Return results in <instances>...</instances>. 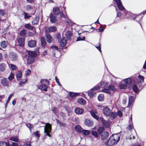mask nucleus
<instances>
[{
    "instance_id": "1",
    "label": "nucleus",
    "mask_w": 146,
    "mask_h": 146,
    "mask_svg": "<svg viewBox=\"0 0 146 146\" xmlns=\"http://www.w3.org/2000/svg\"><path fill=\"white\" fill-rule=\"evenodd\" d=\"M120 137L119 134H113L109 138L107 142L108 146H112L119 141Z\"/></svg>"
},
{
    "instance_id": "2",
    "label": "nucleus",
    "mask_w": 146,
    "mask_h": 146,
    "mask_svg": "<svg viewBox=\"0 0 146 146\" xmlns=\"http://www.w3.org/2000/svg\"><path fill=\"white\" fill-rule=\"evenodd\" d=\"M41 85L39 86L38 88L41 90L46 91L47 90V86L49 84V82L46 79H43L40 81Z\"/></svg>"
},
{
    "instance_id": "3",
    "label": "nucleus",
    "mask_w": 146,
    "mask_h": 146,
    "mask_svg": "<svg viewBox=\"0 0 146 146\" xmlns=\"http://www.w3.org/2000/svg\"><path fill=\"white\" fill-rule=\"evenodd\" d=\"M9 59L13 61H16L18 57V55L13 52H11L9 53Z\"/></svg>"
},
{
    "instance_id": "4",
    "label": "nucleus",
    "mask_w": 146,
    "mask_h": 146,
    "mask_svg": "<svg viewBox=\"0 0 146 146\" xmlns=\"http://www.w3.org/2000/svg\"><path fill=\"white\" fill-rule=\"evenodd\" d=\"M104 115L107 116L109 117L111 113V110L108 107H105L103 109Z\"/></svg>"
},
{
    "instance_id": "5",
    "label": "nucleus",
    "mask_w": 146,
    "mask_h": 146,
    "mask_svg": "<svg viewBox=\"0 0 146 146\" xmlns=\"http://www.w3.org/2000/svg\"><path fill=\"white\" fill-rule=\"evenodd\" d=\"M50 21L52 23H56L57 21V19L56 17L52 13L50 14L49 16Z\"/></svg>"
},
{
    "instance_id": "6",
    "label": "nucleus",
    "mask_w": 146,
    "mask_h": 146,
    "mask_svg": "<svg viewBox=\"0 0 146 146\" xmlns=\"http://www.w3.org/2000/svg\"><path fill=\"white\" fill-rule=\"evenodd\" d=\"M90 113L94 119L97 120L99 119V117L97 115L98 114L96 111L94 110H92L90 111Z\"/></svg>"
},
{
    "instance_id": "7",
    "label": "nucleus",
    "mask_w": 146,
    "mask_h": 146,
    "mask_svg": "<svg viewBox=\"0 0 146 146\" xmlns=\"http://www.w3.org/2000/svg\"><path fill=\"white\" fill-rule=\"evenodd\" d=\"M85 124L88 127H91L93 125V122L90 119H86L84 120Z\"/></svg>"
},
{
    "instance_id": "8",
    "label": "nucleus",
    "mask_w": 146,
    "mask_h": 146,
    "mask_svg": "<svg viewBox=\"0 0 146 146\" xmlns=\"http://www.w3.org/2000/svg\"><path fill=\"white\" fill-rule=\"evenodd\" d=\"M17 42L18 43V45L23 47L25 44V39L22 38L20 37L17 39Z\"/></svg>"
},
{
    "instance_id": "9",
    "label": "nucleus",
    "mask_w": 146,
    "mask_h": 146,
    "mask_svg": "<svg viewBox=\"0 0 146 146\" xmlns=\"http://www.w3.org/2000/svg\"><path fill=\"white\" fill-rule=\"evenodd\" d=\"M101 135L102 139L105 140L108 137L109 133L107 131H105L101 133Z\"/></svg>"
},
{
    "instance_id": "10",
    "label": "nucleus",
    "mask_w": 146,
    "mask_h": 146,
    "mask_svg": "<svg viewBox=\"0 0 146 146\" xmlns=\"http://www.w3.org/2000/svg\"><path fill=\"white\" fill-rule=\"evenodd\" d=\"M117 4L119 9L123 10L124 9V7L123 6L120 0H113Z\"/></svg>"
},
{
    "instance_id": "11",
    "label": "nucleus",
    "mask_w": 146,
    "mask_h": 146,
    "mask_svg": "<svg viewBox=\"0 0 146 146\" xmlns=\"http://www.w3.org/2000/svg\"><path fill=\"white\" fill-rule=\"evenodd\" d=\"M28 44L30 47H34L36 45V41L35 40H31L28 41Z\"/></svg>"
},
{
    "instance_id": "12",
    "label": "nucleus",
    "mask_w": 146,
    "mask_h": 146,
    "mask_svg": "<svg viewBox=\"0 0 146 146\" xmlns=\"http://www.w3.org/2000/svg\"><path fill=\"white\" fill-rule=\"evenodd\" d=\"M74 111L76 114L80 115L83 113L84 111V110L82 108H77L75 109Z\"/></svg>"
},
{
    "instance_id": "13",
    "label": "nucleus",
    "mask_w": 146,
    "mask_h": 146,
    "mask_svg": "<svg viewBox=\"0 0 146 146\" xmlns=\"http://www.w3.org/2000/svg\"><path fill=\"white\" fill-rule=\"evenodd\" d=\"M1 83L3 86H8L9 85L8 80L6 78H3L1 80Z\"/></svg>"
},
{
    "instance_id": "14",
    "label": "nucleus",
    "mask_w": 146,
    "mask_h": 146,
    "mask_svg": "<svg viewBox=\"0 0 146 146\" xmlns=\"http://www.w3.org/2000/svg\"><path fill=\"white\" fill-rule=\"evenodd\" d=\"M29 56L34 58L37 55L36 52L35 51H29L28 52Z\"/></svg>"
},
{
    "instance_id": "15",
    "label": "nucleus",
    "mask_w": 146,
    "mask_h": 146,
    "mask_svg": "<svg viewBox=\"0 0 146 146\" xmlns=\"http://www.w3.org/2000/svg\"><path fill=\"white\" fill-rule=\"evenodd\" d=\"M50 48L53 50L52 51L53 56H55V53L56 52H57L59 51V49L58 48L57 46L55 45H52L50 47Z\"/></svg>"
},
{
    "instance_id": "16",
    "label": "nucleus",
    "mask_w": 146,
    "mask_h": 146,
    "mask_svg": "<svg viewBox=\"0 0 146 146\" xmlns=\"http://www.w3.org/2000/svg\"><path fill=\"white\" fill-rule=\"evenodd\" d=\"M138 78L139 80H138L137 83L139 86H141L142 84L141 82L144 81V78L143 76L139 75Z\"/></svg>"
},
{
    "instance_id": "17",
    "label": "nucleus",
    "mask_w": 146,
    "mask_h": 146,
    "mask_svg": "<svg viewBox=\"0 0 146 146\" xmlns=\"http://www.w3.org/2000/svg\"><path fill=\"white\" fill-rule=\"evenodd\" d=\"M26 57L27 58V63L28 64H32L34 61V58L33 57H31L28 56L27 58V56Z\"/></svg>"
},
{
    "instance_id": "18",
    "label": "nucleus",
    "mask_w": 146,
    "mask_h": 146,
    "mask_svg": "<svg viewBox=\"0 0 146 146\" xmlns=\"http://www.w3.org/2000/svg\"><path fill=\"white\" fill-rule=\"evenodd\" d=\"M52 125L49 123H47L46 124L44 127H46V131L48 132H51V130Z\"/></svg>"
},
{
    "instance_id": "19",
    "label": "nucleus",
    "mask_w": 146,
    "mask_h": 146,
    "mask_svg": "<svg viewBox=\"0 0 146 146\" xmlns=\"http://www.w3.org/2000/svg\"><path fill=\"white\" fill-rule=\"evenodd\" d=\"M53 12L55 15H58L60 13V11L58 8L56 7L53 8Z\"/></svg>"
},
{
    "instance_id": "20",
    "label": "nucleus",
    "mask_w": 146,
    "mask_h": 146,
    "mask_svg": "<svg viewBox=\"0 0 146 146\" xmlns=\"http://www.w3.org/2000/svg\"><path fill=\"white\" fill-rule=\"evenodd\" d=\"M6 64L4 63H2L0 64V71L3 72L4 71L6 68Z\"/></svg>"
},
{
    "instance_id": "21",
    "label": "nucleus",
    "mask_w": 146,
    "mask_h": 146,
    "mask_svg": "<svg viewBox=\"0 0 146 146\" xmlns=\"http://www.w3.org/2000/svg\"><path fill=\"white\" fill-rule=\"evenodd\" d=\"M41 42L42 46L44 47H45L46 42L44 37L42 36L41 38Z\"/></svg>"
},
{
    "instance_id": "22",
    "label": "nucleus",
    "mask_w": 146,
    "mask_h": 146,
    "mask_svg": "<svg viewBox=\"0 0 146 146\" xmlns=\"http://www.w3.org/2000/svg\"><path fill=\"white\" fill-rule=\"evenodd\" d=\"M117 115V114L116 112H111V111L110 116L111 119H113L115 118Z\"/></svg>"
},
{
    "instance_id": "23",
    "label": "nucleus",
    "mask_w": 146,
    "mask_h": 146,
    "mask_svg": "<svg viewBox=\"0 0 146 146\" xmlns=\"http://www.w3.org/2000/svg\"><path fill=\"white\" fill-rule=\"evenodd\" d=\"M0 146H10L9 142H6L4 141H0Z\"/></svg>"
},
{
    "instance_id": "24",
    "label": "nucleus",
    "mask_w": 146,
    "mask_h": 146,
    "mask_svg": "<svg viewBox=\"0 0 146 146\" xmlns=\"http://www.w3.org/2000/svg\"><path fill=\"white\" fill-rule=\"evenodd\" d=\"M9 139L12 141L16 142H18L19 141L18 138L16 136L11 137L9 138Z\"/></svg>"
},
{
    "instance_id": "25",
    "label": "nucleus",
    "mask_w": 146,
    "mask_h": 146,
    "mask_svg": "<svg viewBox=\"0 0 146 146\" xmlns=\"http://www.w3.org/2000/svg\"><path fill=\"white\" fill-rule=\"evenodd\" d=\"M46 38L48 42L49 43L51 42L52 40V38L51 36L50 35H46Z\"/></svg>"
},
{
    "instance_id": "26",
    "label": "nucleus",
    "mask_w": 146,
    "mask_h": 146,
    "mask_svg": "<svg viewBox=\"0 0 146 146\" xmlns=\"http://www.w3.org/2000/svg\"><path fill=\"white\" fill-rule=\"evenodd\" d=\"M133 96H131L129 97L127 107H129L133 101Z\"/></svg>"
},
{
    "instance_id": "27",
    "label": "nucleus",
    "mask_w": 146,
    "mask_h": 146,
    "mask_svg": "<svg viewBox=\"0 0 146 146\" xmlns=\"http://www.w3.org/2000/svg\"><path fill=\"white\" fill-rule=\"evenodd\" d=\"M72 36V33L70 31H68L66 34V38L68 39H70Z\"/></svg>"
},
{
    "instance_id": "28",
    "label": "nucleus",
    "mask_w": 146,
    "mask_h": 146,
    "mask_svg": "<svg viewBox=\"0 0 146 146\" xmlns=\"http://www.w3.org/2000/svg\"><path fill=\"white\" fill-rule=\"evenodd\" d=\"M75 129L78 133L82 132L83 130L81 127L79 125H76L75 127Z\"/></svg>"
},
{
    "instance_id": "29",
    "label": "nucleus",
    "mask_w": 146,
    "mask_h": 146,
    "mask_svg": "<svg viewBox=\"0 0 146 146\" xmlns=\"http://www.w3.org/2000/svg\"><path fill=\"white\" fill-rule=\"evenodd\" d=\"M1 47L3 48H5L7 46V44L5 41H2L0 43Z\"/></svg>"
},
{
    "instance_id": "30",
    "label": "nucleus",
    "mask_w": 146,
    "mask_h": 146,
    "mask_svg": "<svg viewBox=\"0 0 146 146\" xmlns=\"http://www.w3.org/2000/svg\"><path fill=\"white\" fill-rule=\"evenodd\" d=\"M78 102L82 105H84L86 103V101L84 99L81 98L78 100Z\"/></svg>"
},
{
    "instance_id": "31",
    "label": "nucleus",
    "mask_w": 146,
    "mask_h": 146,
    "mask_svg": "<svg viewBox=\"0 0 146 146\" xmlns=\"http://www.w3.org/2000/svg\"><path fill=\"white\" fill-rule=\"evenodd\" d=\"M8 66L9 68L13 70H15V69L17 68V66L13 64H8Z\"/></svg>"
},
{
    "instance_id": "32",
    "label": "nucleus",
    "mask_w": 146,
    "mask_h": 146,
    "mask_svg": "<svg viewBox=\"0 0 146 146\" xmlns=\"http://www.w3.org/2000/svg\"><path fill=\"white\" fill-rule=\"evenodd\" d=\"M132 80L130 78H127L123 80V81L126 84H130L132 82Z\"/></svg>"
},
{
    "instance_id": "33",
    "label": "nucleus",
    "mask_w": 146,
    "mask_h": 146,
    "mask_svg": "<svg viewBox=\"0 0 146 146\" xmlns=\"http://www.w3.org/2000/svg\"><path fill=\"white\" fill-rule=\"evenodd\" d=\"M26 30L25 29H24L21 30L20 33V35L22 37H25L26 35Z\"/></svg>"
},
{
    "instance_id": "34",
    "label": "nucleus",
    "mask_w": 146,
    "mask_h": 146,
    "mask_svg": "<svg viewBox=\"0 0 146 146\" xmlns=\"http://www.w3.org/2000/svg\"><path fill=\"white\" fill-rule=\"evenodd\" d=\"M119 86L120 89H125L127 87L126 84H124L123 83L119 84Z\"/></svg>"
},
{
    "instance_id": "35",
    "label": "nucleus",
    "mask_w": 146,
    "mask_h": 146,
    "mask_svg": "<svg viewBox=\"0 0 146 146\" xmlns=\"http://www.w3.org/2000/svg\"><path fill=\"white\" fill-rule=\"evenodd\" d=\"M25 27L27 29L30 30H32L33 29V27L31 26L29 24H26L25 25Z\"/></svg>"
},
{
    "instance_id": "36",
    "label": "nucleus",
    "mask_w": 146,
    "mask_h": 146,
    "mask_svg": "<svg viewBox=\"0 0 146 146\" xmlns=\"http://www.w3.org/2000/svg\"><path fill=\"white\" fill-rule=\"evenodd\" d=\"M48 29L50 32H53L56 31V27L55 26L51 27L48 28Z\"/></svg>"
},
{
    "instance_id": "37",
    "label": "nucleus",
    "mask_w": 146,
    "mask_h": 146,
    "mask_svg": "<svg viewBox=\"0 0 146 146\" xmlns=\"http://www.w3.org/2000/svg\"><path fill=\"white\" fill-rule=\"evenodd\" d=\"M83 133L86 135H90V131L89 130H86L85 129L82 130V132Z\"/></svg>"
},
{
    "instance_id": "38",
    "label": "nucleus",
    "mask_w": 146,
    "mask_h": 146,
    "mask_svg": "<svg viewBox=\"0 0 146 146\" xmlns=\"http://www.w3.org/2000/svg\"><path fill=\"white\" fill-rule=\"evenodd\" d=\"M66 44V40L64 39H62L61 40L60 45L61 46H64Z\"/></svg>"
},
{
    "instance_id": "39",
    "label": "nucleus",
    "mask_w": 146,
    "mask_h": 146,
    "mask_svg": "<svg viewBox=\"0 0 146 146\" xmlns=\"http://www.w3.org/2000/svg\"><path fill=\"white\" fill-rule=\"evenodd\" d=\"M16 75L17 80L19 81V80L21 79V78L22 77V73L20 72H19L16 74Z\"/></svg>"
},
{
    "instance_id": "40",
    "label": "nucleus",
    "mask_w": 146,
    "mask_h": 146,
    "mask_svg": "<svg viewBox=\"0 0 146 146\" xmlns=\"http://www.w3.org/2000/svg\"><path fill=\"white\" fill-rule=\"evenodd\" d=\"M23 15L24 16V18L25 19H28L31 17V15H29L27 13L24 12Z\"/></svg>"
},
{
    "instance_id": "41",
    "label": "nucleus",
    "mask_w": 146,
    "mask_h": 146,
    "mask_svg": "<svg viewBox=\"0 0 146 146\" xmlns=\"http://www.w3.org/2000/svg\"><path fill=\"white\" fill-rule=\"evenodd\" d=\"M108 83L107 82H101V86L102 88L106 87L108 86Z\"/></svg>"
},
{
    "instance_id": "42",
    "label": "nucleus",
    "mask_w": 146,
    "mask_h": 146,
    "mask_svg": "<svg viewBox=\"0 0 146 146\" xmlns=\"http://www.w3.org/2000/svg\"><path fill=\"white\" fill-rule=\"evenodd\" d=\"M93 90H91V91L88 93V95L90 97H92L96 93V92Z\"/></svg>"
},
{
    "instance_id": "43",
    "label": "nucleus",
    "mask_w": 146,
    "mask_h": 146,
    "mask_svg": "<svg viewBox=\"0 0 146 146\" xmlns=\"http://www.w3.org/2000/svg\"><path fill=\"white\" fill-rule=\"evenodd\" d=\"M69 95L70 96L73 98L76 96H78V94L72 92H70Z\"/></svg>"
},
{
    "instance_id": "44",
    "label": "nucleus",
    "mask_w": 146,
    "mask_h": 146,
    "mask_svg": "<svg viewBox=\"0 0 146 146\" xmlns=\"http://www.w3.org/2000/svg\"><path fill=\"white\" fill-rule=\"evenodd\" d=\"M133 90L135 93H137L139 91V90L138 89L137 86L135 85H134L133 87Z\"/></svg>"
},
{
    "instance_id": "45",
    "label": "nucleus",
    "mask_w": 146,
    "mask_h": 146,
    "mask_svg": "<svg viewBox=\"0 0 146 146\" xmlns=\"http://www.w3.org/2000/svg\"><path fill=\"white\" fill-rule=\"evenodd\" d=\"M104 98V95L102 94L100 95L98 97V99L100 101H102L103 100Z\"/></svg>"
},
{
    "instance_id": "46",
    "label": "nucleus",
    "mask_w": 146,
    "mask_h": 146,
    "mask_svg": "<svg viewBox=\"0 0 146 146\" xmlns=\"http://www.w3.org/2000/svg\"><path fill=\"white\" fill-rule=\"evenodd\" d=\"M103 124L104 126L106 128L108 127L110 125V123L106 121H104V122H103Z\"/></svg>"
},
{
    "instance_id": "47",
    "label": "nucleus",
    "mask_w": 146,
    "mask_h": 146,
    "mask_svg": "<svg viewBox=\"0 0 146 146\" xmlns=\"http://www.w3.org/2000/svg\"><path fill=\"white\" fill-rule=\"evenodd\" d=\"M14 74L12 73V72H11L10 75L9 76L8 78L9 80H11L13 79L14 78Z\"/></svg>"
},
{
    "instance_id": "48",
    "label": "nucleus",
    "mask_w": 146,
    "mask_h": 146,
    "mask_svg": "<svg viewBox=\"0 0 146 146\" xmlns=\"http://www.w3.org/2000/svg\"><path fill=\"white\" fill-rule=\"evenodd\" d=\"M104 130V129L103 127H100L98 128V134H101V133L103 132V131Z\"/></svg>"
},
{
    "instance_id": "49",
    "label": "nucleus",
    "mask_w": 146,
    "mask_h": 146,
    "mask_svg": "<svg viewBox=\"0 0 146 146\" xmlns=\"http://www.w3.org/2000/svg\"><path fill=\"white\" fill-rule=\"evenodd\" d=\"M102 92L104 93H106L108 94H110L111 92L109 89L105 88L102 90Z\"/></svg>"
},
{
    "instance_id": "50",
    "label": "nucleus",
    "mask_w": 146,
    "mask_h": 146,
    "mask_svg": "<svg viewBox=\"0 0 146 146\" xmlns=\"http://www.w3.org/2000/svg\"><path fill=\"white\" fill-rule=\"evenodd\" d=\"M91 134L92 135L96 137H98V132L94 131H92L91 132Z\"/></svg>"
},
{
    "instance_id": "51",
    "label": "nucleus",
    "mask_w": 146,
    "mask_h": 146,
    "mask_svg": "<svg viewBox=\"0 0 146 146\" xmlns=\"http://www.w3.org/2000/svg\"><path fill=\"white\" fill-rule=\"evenodd\" d=\"M50 132H48L46 131V127L44 128V133H46V134L45 135V136H48L50 137H51V135L49 133Z\"/></svg>"
},
{
    "instance_id": "52",
    "label": "nucleus",
    "mask_w": 146,
    "mask_h": 146,
    "mask_svg": "<svg viewBox=\"0 0 146 146\" xmlns=\"http://www.w3.org/2000/svg\"><path fill=\"white\" fill-rule=\"evenodd\" d=\"M52 111L53 112V113L56 115V113L58 112V110L56 107H54L52 108Z\"/></svg>"
},
{
    "instance_id": "53",
    "label": "nucleus",
    "mask_w": 146,
    "mask_h": 146,
    "mask_svg": "<svg viewBox=\"0 0 146 146\" xmlns=\"http://www.w3.org/2000/svg\"><path fill=\"white\" fill-rule=\"evenodd\" d=\"M110 91L111 90L112 91H114L115 90L114 86L113 85H110L108 87Z\"/></svg>"
},
{
    "instance_id": "54",
    "label": "nucleus",
    "mask_w": 146,
    "mask_h": 146,
    "mask_svg": "<svg viewBox=\"0 0 146 146\" xmlns=\"http://www.w3.org/2000/svg\"><path fill=\"white\" fill-rule=\"evenodd\" d=\"M26 126L29 128L30 130L31 128H33L34 127L33 125L29 123H27L26 125Z\"/></svg>"
},
{
    "instance_id": "55",
    "label": "nucleus",
    "mask_w": 146,
    "mask_h": 146,
    "mask_svg": "<svg viewBox=\"0 0 146 146\" xmlns=\"http://www.w3.org/2000/svg\"><path fill=\"white\" fill-rule=\"evenodd\" d=\"M85 39V37L84 36L83 37H81V36H79L77 38L76 41L84 40Z\"/></svg>"
},
{
    "instance_id": "56",
    "label": "nucleus",
    "mask_w": 146,
    "mask_h": 146,
    "mask_svg": "<svg viewBox=\"0 0 146 146\" xmlns=\"http://www.w3.org/2000/svg\"><path fill=\"white\" fill-rule=\"evenodd\" d=\"M40 131H37L36 132H34V134L35 136L38 137H40Z\"/></svg>"
},
{
    "instance_id": "57",
    "label": "nucleus",
    "mask_w": 146,
    "mask_h": 146,
    "mask_svg": "<svg viewBox=\"0 0 146 146\" xmlns=\"http://www.w3.org/2000/svg\"><path fill=\"white\" fill-rule=\"evenodd\" d=\"M55 37L59 41L61 40V36L60 34H56L55 35Z\"/></svg>"
},
{
    "instance_id": "58",
    "label": "nucleus",
    "mask_w": 146,
    "mask_h": 146,
    "mask_svg": "<svg viewBox=\"0 0 146 146\" xmlns=\"http://www.w3.org/2000/svg\"><path fill=\"white\" fill-rule=\"evenodd\" d=\"M100 87L99 86H96L94 87L93 88L91 89V90H99L100 88Z\"/></svg>"
},
{
    "instance_id": "59",
    "label": "nucleus",
    "mask_w": 146,
    "mask_h": 146,
    "mask_svg": "<svg viewBox=\"0 0 146 146\" xmlns=\"http://www.w3.org/2000/svg\"><path fill=\"white\" fill-rule=\"evenodd\" d=\"M45 35L46 36L47 35H49V33L50 31H49L48 28H46L45 29Z\"/></svg>"
},
{
    "instance_id": "60",
    "label": "nucleus",
    "mask_w": 146,
    "mask_h": 146,
    "mask_svg": "<svg viewBox=\"0 0 146 146\" xmlns=\"http://www.w3.org/2000/svg\"><path fill=\"white\" fill-rule=\"evenodd\" d=\"M27 81V80L26 79H23L20 82L19 84L20 86L24 84Z\"/></svg>"
},
{
    "instance_id": "61",
    "label": "nucleus",
    "mask_w": 146,
    "mask_h": 146,
    "mask_svg": "<svg viewBox=\"0 0 146 146\" xmlns=\"http://www.w3.org/2000/svg\"><path fill=\"white\" fill-rule=\"evenodd\" d=\"M13 95H14V94H13V93L12 94H11L9 96L7 100L6 103V106L7 104V103L9 102V101L10 100V99L11 98V97L13 96Z\"/></svg>"
},
{
    "instance_id": "62",
    "label": "nucleus",
    "mask_w": 146,
    "mask_h": 146,
    "mask_svg": "<svg viewBox=\"0 0 146 146\" xmlns=\"http://www.w3.org/2000/svg\"><path fill=\"white\" fill-rule=\"evenodd\" d=\"M0 14L2 16L5 14V11L4 10H0Z\"/></svg>"
},
{
    "instance_id": "63",
    "label": "nucleus",
    "mask_w": 146,
    "mask_h": 146,
    "mask_svg": "<svg viewBox=\"0 0 146 146\" xmlns=\"http://www.w3.org/2000/svg\"><path fill=\"white\" fill-rule=\"evenodd\" d=\"M26 9L27 10L30 11L32 9V7L30 5H27L26 6Z\"/></svg>"
},
{
    "instance_id": "64",
    "label": "nucleus",
    "mask_w": 146,
    "mask_h": 146,
    "mask_svg": "<svg viewBox=\"0 0 146 146\" xmlns=\"http://www.w3.org/2000/svg\"><path fill=\"white\" fill-rule=\"evenodd\" d=\"M38 21L36 19H34L32 21V23L33 25H35L38 23Z\"/></svg>"
}]
</instances>
